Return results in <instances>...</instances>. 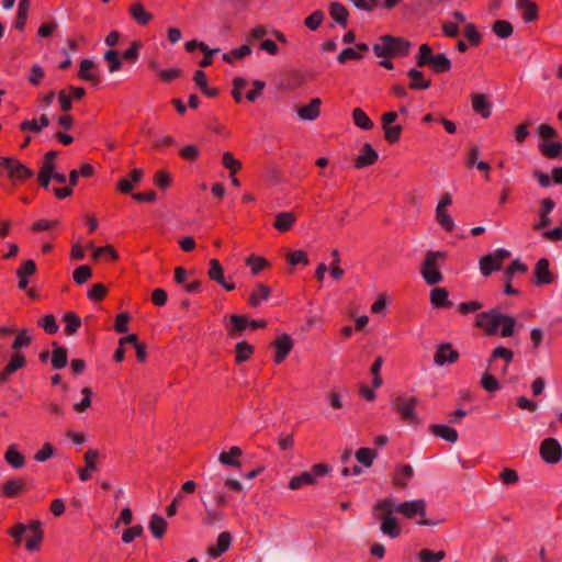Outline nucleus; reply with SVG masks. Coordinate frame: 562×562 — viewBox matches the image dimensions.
I'll list each match as a JSON object with an SVG mask.
<instances>
[{"label":"nucleus","instance_id":"obj_50","mask_svg":"<svg viewBox=\"0 0 562 562\" xmlns=\"http://www.w3.org/2000/svg\"><path fill=\"white\" fill-rule=\"evenodd\" d=\"M251 54V48L249 47V45L247 44H244L237 48H234L232 49L231 52L228 53H224L223 54V59L226 61V63H234L235 60H238V59H241L246 56H249Z\"/></svg>","mask_w":562,"mask_h":562},{"label":"nucleus","instance_id":"obj_60","mask_svg":"<svg viewBox=\"0 0 562 562\" xmlns=\"http://www.w3.org/2000/svg\"><path fill=\"white\" fill-rule=\"evenodd\" d=\"M375 457L376 452L370 448H360L356 451L357 461L367 468H370L372 465Z\"/></svg>","mask_w":562,"mask_h":562},{"label":"nucleus","instance_id":"obj_59","mask_svg":"<svg viewBox=\"0 0 562 562\" xmlns=\"http://www.w3.org/2000/svg\"><path fill=\"white\" fill-rule=\"evenodd\" d=\"M493 32L499 37V38H508L513 35L514 29L513 25L505 20H498L494 22L493 24Z\"/></svg>","mask_w":562,"mask_h":562},{"label":"nucleus","instance_id":"obj_40","mask_svg":"<svg viewBox=\"0 0 562 562\" xmlns=\"http://www.w3.org/2000/svg\"><path fill=\"white\" fill-rule=\"evenodd\" d=\"M167 526L168 522L164 517L157 514L151 515L149 521V530L156 539H161L165 536Z\"/></svg>","mask_w":562,"mask_h":562},{"label":"nucleus","instance_id":"obj_54","mask_svg":"<svg viewBox=\"0 0 562 562\" xmlns=\"http://www.w3.org/2000/svg\"><path fill=\"white\" fill-rule=\"evenodd\" d=\"M222 165L233 175H236L243 166L241 161L235 158L231 151H225L222 155Z\"/></svg>","mask_w":562,"mask_h":562},{"label":"nucleus","instance_id":"obj_33","mask_svg":"<svg viewBox=\"0 0 562 562\" xmlns=\"http://www.w3.org/2000/svg\"><path fill=\"white\" fill-rule=\"evenodd\" d=\"M78 77L81 80L90 81L92 83H98L100 81V77L95 70V65L91 59H82L80 63V68L78 71Z\"/></svg>","mask_w":562,"mask_h":562},{"label":"nucleus","instance_id":"obj_56","mask_svg":"<svg viewBox=\"0 0 562 562\" xmlns=\"http://www.w3.org/2000/svg\"><path fill=\"white\" fill-rule=\"evenodd\" d=\"M50 358L53 368L61 369L67 364V350L64 347L55 346Z\"/></svg>","mask_w":562,"mask_h":562},{"label":"nucleus","instance_id":"obj_42","mask_svg":"<svg viewBox=\"0 0 562 562\" xmlns=\"http://www.w3.org/2000/svg\"><path fill=\"white\" fill-rule=\"evenodd\" d=\"M270 289L265 284H257L249 295V304L251 306H258L261 302L266 301L270 296Z\"/></svg>","mask_w":562,"mask_h":562},{"label":"nucleus","instance_id":"obj_27","mask_svg":"<svg viewBox=\"0 0 562 562\" xmlns=\"http://www.w3.org/2000/svg\"><path fill=\"white\" fill-rule=\"evenodd\" d=\"M35 272L36 265L34 260L29 259L23 261L16 270V277L19 279L18 288L20 290H25L29 285V277L33 276Z\"/></svg>","mask_w":562,"mask_h":562},{"label":"nucleus","instance_id":"obj_32","mask_svg":"<svg viewBox=\"0 0 562 562\" xmlns=\"http://www.w3.org/2000/svg\"><path fill=\"white\" fill-rule=\"evenodd\" d=\"M414 475V470L409 464L398 465L393 474L392 482L395 486L404 488Z\"/></svg>","mask_w":562,"mask_h":562},{"label":"nucleus","instance_id":"obj_22","mask_svg":"<svg viewBox=\"0 0 562 562\" xmlns=\"http://www.w3.org/2000/svg\"><path fill=\"white\" fill-rule=\"evenodd\" d=\"M99 457V451L97 449H89L86 451L83 458L86 462L85 468H80L78 470V475L80 481L86 482L91 479V472L98 469L97 459Z\"/></svg>","mask_w":562,"mask_h":562},{"label":"nucleus","instance_id":"obj_4","mask_svg":"<svg viewBox=\"0 0 562 562\" xmlns=\"http://www.w3.org/2000/svg\"><path fill=\"white\" fill-rule=\"evenodd\" d=\"M393 507L394 502L392 499L383 498L374 505L373 512L381 513L379 519L381 521L380 529L382 533L395 539L401 535L402 529L396 517L392 515V513L395 512Z\"/></svg>","mask_w":562,"mask_h":562},{"label":"nucleus","instance_id":"obj_5","mask_svg":"<svg viewBox=\"0 0 562 562\" xmlns=\"http://www.w3.org/2000/svg\"><path fill=\"white\" fill-rule=\"evenodd\" d=\"M409 43L402 37L384 35L380 42L373 45V52L376 57L385 58L393 55H407Z\"/></svg>","mask_w":562,"mask_h":562},{"label":"nucleus","instance_id":"obj_49","mask_svg":"<svg viewBox=\"0 0 562 562\" xmlns=\"http://www.w3.org/2000/svg\"><path fill=\"white\" fill-rule=\"evenodd\" d=\"M428 66L435 72H447L451 69V61L445 54H437L436 57L431 58Z\"/></svg>","mask_w":562,"mask_h":562},{"label":"nucleus","instance_id":"obj_7","mask_svg":"<svg viewBox=\"0 0 562 562\" xmlns=\"http://www.w3.org/2000/svg\"><path fill=\"white\" fill-rule=\"evenodd\" d=\"M417 402L415 396H397L393 400L392 407L404 423L418 425L419 418L415 411Z\"/></svg>","mask_w":562,"mask_h":562},{"label":"nucleus","instance_id":"obj_19","mask_svg":"<svg viewBox=\"0 0 562 562\" xmlns=\"http://www.w3.org/2000/svg\"><path fill=\"white\" fill-rule=\"evenodd\" d=\"M459 353L448 342L440 344L435 352L434 361L437 366L453 363L458 360Z\"/></svg>","mask_w":562,"mask_h":562},{"label":"nucleus","instance_id":"obj_61","mask_svg":"<svg viewBox=\"0 0 562 562\" xmlns=\"http://www.w3.org/2000/svg\"><path fill=\"white\" fill-rule=\"evenodd\" d=\"M445 557L446 552L443 550L431 551L429 549H423L418 553L419 562H440Z\"/></svg>","mask_w":562,"mask_h":562},{"label":"nucleus","instance_id":"obj_8","mask_svg":"<svg viewBox=\"0 0 562 562\" xmlns=\"http://www.w3.org/2000/svg\"><path fill=\"white\" fill-rule=\"evenodd\" d=\"M329 470L330 468L327 464L317 463L312 467L311 471L293 476L289 482V488L295 491L306 485H313L316 482V477L326 475Z\"/></svg>","mask_w":562,"mask_h":562},{"label":"nucleus","instance_id":"obj_37","mask_svg":"<svg viewBox=\"0 0 562 562\" xmlns=\"http://www.w3.org/2000/svg\"><path fill=\"white\" fill-rule=\"evenodd\" d=\"M407 76L409 78L408 87L413 90H426L431 85L430 80L426 79L424 74L416 68L409 69Z\"/></svg>","mask_w":562,"mask_h":562},{"label":"nucleus","instance_id":"obj_20","mask_svg":"<svg viewBox=\"0 0 562 562\" xmlns=\"http://www.w3.org/2000/svg\"><path fill=\"white\" fill-rule=\"evenodd\" d=\"M25 357L21 352H13L3 368V370L0 372V382L7 383L9 380V376L16 372L18 370L22 369L25 366Z\"/></svg>","mask_w":562,"mask_h":562},{"label":"nucleus","instance_id":"obj_62","mask_svg":"<svg viewBox=\"0 0 562 562\" xmlns=\"http://www.w3.org/2000/svg\"><path fill=\"white\" fill-rule=\"evenodd\" d=\"M104 59L108 63L110 72H116L122 68V63L116 50L110 49L105 52Z\"/></svg>","mask_w":562,"mask_h":562},{"label":"nucleus","instance_id":"obj_52","mask_svg":"<svg viewBox=\"0 0 562 562\" xmlns=\"http://www.w3.org/2000/svg\"><path fill=\"white\" fill-rule=\"evenodd\" d=\"M63 319L65 322V334L68 336L77 333V330L81 326L80 318L72 312L66 313Z\"/></svg>","mask_w":562,"mask_h":562},{"label":"nucleus","instance_id":"obj_53","mask_svg":"<svg viewBox=\"0 0 562 562\" xmlns=\"http://www.w3.org/2000/svg\"><path fill=\"white\" fill-rule=\"evenodd\" d=\"M32 341V333L30 329H22L18 333L11 348L13 352H20L19 350L27 347Z\"/></svg>","mask_w":562,"mask_h":562},{"label":"nucleus","instance_id":"obj_47","mask_svg":"<svg viewBox=\"0 0 562 562\" xmlns=\"http://www.w3.org/2000/svg\"><path fill=\"white\" fill-rule=\"evenodd\" d=\"M245 263L250 268L252 274H258L267 269L270 263L261 256L250 255L245 259Z\"/></svg>","mask_w":562,"mask_h":562},{"label":"nucleus","instance_id":"obj_3","mask_svg":"<svg viewBox=\"0 0 562 562\" xmlns=\"http://www.w3.org/2000/svg\"><path fill=\"white\" fill-rule=\"evenodd\" d=\"M447 259V252L441 250H429L425 255V259L420 267V274L425 282L429 285L437 284L442 281L440 271Z\"/></svg>","mask_w":562,"mask_h":562},{"label":"nucleus","instance_id":"obj_43","mask_svg":"<svg viewBox=\"0 0 562 562\" xmlns=\"http://www.w3.org/2000/svg\"><path fill=\"white\" fill-rule=\"evenodd\" d=\"M352 121L355 125L363 131H370L373 127V121L361 108L352 110Z\"/></svg>","mask_w":562,"mask_h":562},{"label":"nucleus","instance_id":"obj_15","mask_svg":"<svg viewBox=\"0 0 562 562\" xmlns=\"http://www.w3.org/2000/svg\"><path fill=\"white\" fill-rule=\"evenodd\" d=\"M27 481L24 477H11L1 486V495L7 498L16 497L29 492Z\"/></svg>","mask_w":562,"mask_h":562},{"label":"nucleus","instance_id":"obj_58","mask_svg":"<svg viewBox=\"0 0 562 562\" xmlns=\"http://www.w3.org/2000/svg\"><path fill=\"white\" fill-rule=\"evenodd\" d=\"M384 132V138L389 144H395L400 140L403 127L400 124H391L386 125V127H382Z\"/></svg>","mask_w":562,"mask_h":562},{"label":"nucleus","instance_id":"obj_44","mask_svg":"<svg viewBox=\"0 0 562 562\" xmlns=\"http://www.w3.org/2000/svg\"><path fill=\"white\" fill-rule=\"evenodd\" d=\"M538 147L539 151L550 159L557 158L562 153V145L558 142L542 140Z\"/></svg>","mask_w":562,"mask_h":562},{"label":"nucleus","instance_id":"obj_51","mask_svg":"<svg viewBox=\"0 0 562 562\" xmlns=\"http://www.w3.org/2000/svg\"><path fill=\"white\" fill-rule=\"evenodd\" d=\"M193 80L195 85L201 89V91L207 97H215L217 94V89L209 88L206 75L203 70H196L194 72Z\"/></svg>","mask_w":562,"mask_h":562},{"label":"nucleus","instance_id":"obj_14","mask_svg":"<svg viewBox=\"0 0 562 562\" xmlns=\"http://www.w3.org/2000/svg\"><path fill=\"white\" fill-rule=\"evenodd\" d=\"M271 346L274 349L273 361L274 363L280 364L285 360V358L292 350L293 339L288 334H283L281 336H278L273 340Z\"/></svg>","mask_w":562,"mask_h":562},{"label":"nucleus","instance_id":"obj_9","mask_svg":"<svg viewBox=\"0 0 562 562\" xmlns=\"http://www.w3.org/2000/svg\"><path fill=\"white\" fill-rule=\"evenodd\" d=\"M0 167L5 170L8 177L13 182H22L33 176V171L31 169L13 157L0 156Z\"/></svg>","mask_w":562,"mask_h":562},{"label":"nucleus","instance_id":"obj_55","mask_svg":"<svg viewBox=\"0 0 562 562\" xmlns=\"http://www.w3.org/2000/svg\"><path fill=\"white\" fill-rule=\"evenodd\" d=\"M434 57L436 55L432 54V48L428 44H422L416 55V64L418 67L428 66Z\"/></svg>","mask_w":562,"mask_h":562},{"label":"nucleus","instance_id":"obj_34","mask_svg":"<svg viewBox=\"0 0 562 562\" xmlns=\"http://www.w3.org/2000/svg\"><path fill=\"white\" fill-rule=\"evenodd\" d=\"M472 109L474 112L480 114L483 119H487L491 116V103L487 100L485 94L474 93L471 98Z\"/></svg>","mask_w":562,"mask_h":562},{"label":"nucleus","instance_id":"obj_10","mask_svg":"<svg viewBox=\"0 0 562 562\" xmlns=\"http://www.w3.org/2000/svg\"><path fill=\"white\" fill-rule=\"evenodd\" d=\"M452 204V196L450 193H443L436 206L435 216L438 225L446 232H452L454 229V220L452 218L449 207Z\"/></svg>","mask_w":562,"mask_h":562},{"label":"nucleus","instance_id":"obj_21","mask_svg":"<svg viewBox=\"0 0 562 562\" xmlns=\"http://www.w3.org/2000/svg\"><path fill=\"white\" fill-rule=\"evenodd\" d=\"M369 52V46L366 43H358L355 47L344 48L337 60L339 64H346L348 60L362 59L364 54Z\"/></svg>","mask_w":562,"mask_h":562},{"label":"nucleus","instance_id":"obj_18","mask_svg":"<svg viewBox=\"0 0 562 562\" xmlns=\"http://www.w3.org/2000/svg\"><path fill=\"white\" fill-rule=\"evenodd\" d=\"M535 283L538 285L551 284L555 280V274L550 270V262L547 258H541L535 267Z\"/></svg>","mask_w":562,"mask_h":562},{"label":"nucleus","instance_id":"obj_64","mask_svg":"<svg viewBox=\"0 0 562 562\" xmlns=\"http://www.w3.org/2000/svg\"><path fill=\"white\" fill-rule=\"evenodd\" d=\"M464 36L472 46L480 45L482 36L473 23H467L464 26Z\"/></svg>","mask_w":562,"mask_h":562},{"label":"nucleus","instance_id":"obj_17","mask_svg":"<svg viewBox=\"0 0 562 562\" xmlns=\"http://www.w3.org/2000/svg\"><path fill=\"white\" fill-rule=\"evenodd\" d=\"M225 328L228 337H239L245 330L249 329V317L246 315L233 314L225 323Z\"/></svg>","mask_w":562,"mask_h":562},{"label":"nucleus","instance_id":"obj_30","mask_svg":"<svg viewBox=\"0 0 562 562\" xmlns=\"http://www.w3.org/2000/svg\"><path fill=\"white\" fill-rule=\"evenodd\" d=\"M243 456V450L237 447L233 446L228 451H222L218 456V461L226 467L231 468H240V457Z\"/></svg>","mask_w":562,"mask_h":562},{"label":"nucleus","instance_id":"obj_63","mask_svg":"<svg viewBox=\"0 0 562 562\" xmlns=\"http://www.w3.org/2000/svg\"><path fill=\"white\" fill-rule=\"evenodd\" d=\"M286 261L291 266H296V265L307 266L310 263L307 254L301 249L294 250V251H291L290 254H288Z\"/></svg>","mask_w":562,"mask_h":562},{"label":"nucleus","instance_id":"obj_24","mask_svg":"<svg viewBox=\"0 0 562 562\" xmlns=\"http://www.w3.org/2000/svg\"><path fill=\"white\" fill-rule=\"evenodd\" d=\"M379 158L378 153L373 149V147L366 143L360 149V154L356 158L355 166L358 169L369 167L376 162Z\"/></svg>","mask_w":562,"mask_h":562},{"label":"nucleus","instance_id":"obj_26","mask_svg":"<svg viewBox=\"0 0 562 562\" xmlns=\"http://www.w3.org/2000/svg\"><path fill=\"white\" fill-rule=\"evenodd\" d=\"M321 105L322 100L319 98H314L308 104L297 109V116L302 121H314L321 114Z\"/></svg>","mask_w":562,"mask_h":562},{"label":"nucleus","instance_id":"obj_48","mask_svg":"<svg viewBox=\"0 0 562 562\" xmlns=\"http://www.w3.org/2000/svg\"><path fill=\"white\" fill-rule=\"evenodd\" d=\"M30 10V0H20L16 19L14 26L16 30L23 31L26 25V20Z\"/></svg>","mask_w":562,"mask_h":562},{"label":"nucleus","instance_id":"obj_46","mask_svg":"<svg viewBox=\"0 0 562 562\" xmlns=\"http://www.w3.org/2000/svg\"><path fill=\"white\" fill-rule=\"evenodd\" d=\"M329 14L334 21H336L340 25H345L347 23V19L349 15L348 10L345 5L339 2H334L329 7Z\"/></svg>","mask_w":562,"mask_h":562},{"label":"nucleus","instance_id":"obj_57","mask_svg":"<svg viewBox=\"0 0 562 562\" xmlns=\"http://www.w3.org/2000/svg\"><path fill=\"white\" fill-rule=\"evenodd\" d=\"M55 172V165L49 162H43L38 172V183L41 187L48 188L49 181Z\"/></svg>","mask_w":562,"mask_h":562},{"label":"nucleus","instance_id":"obj_2","mask_svg":"<svg viewBox=\"0 0 562 562\" xmlns=\"http://www.w3.org/2000/svg\"><path fill=\"white\" fill-rule=\"evenodd\" d=\"M26 531H29L30 535L25 542V549L31 552L40 550L41 542L44 538V531L40 520H32L29 525L21 522L16 524L9 530V535L16 543H20L22 541V536Z\"/></svg>","mask_w":562,"mask_h":562},{"label":"nucleus","instance_id":"obj_29","mask_svg":"<svg viewBox=\"0 0 562 562\" xmlns=\"http://www.w3.org/2000/svg\"><path fill=\"white\" fill-rule=\"evenodd\" d=\"M232 543V536L228 531H223L218 535L216 543L209 547L207 554L212 558H218L226 552Z\"/></svg>","mask_w":562,"mask_h":562},{"label":"nucleus","instance_id":"obj_36","mask_svg":"<svg viewBox=\"0 0 562 562\" xmlns=\"http://www.w3.org/2000/svg\"><path fill=\"white\" fill-rule=\"evenodd\" d=\"M430 432L450 443H454L458 441V432L454 428L449 427L447 425L435 424L430 426Z\"/></svg>","mask_w":562,"mask_h":562},{"label":"nucleus","instance_id":"obj_1","mask_svg":"<svg viewBox=\"0 0 562 562\" xmlns=\"http://www.w3.org/2000/svg\"><path fill=\"white\" fill-rule=\"evenodd\" d=\"M517 321L515 317L502 313L498 308L477 314L475 326L487 336L512 337L515 333Z\"/></svg>","mask_w":562,"mask_h":562},{"label":"nucleus","instance_id":"obj_28","mask_svg":"<svg viewBox=\"0 0 562 562\" xmlns=\"http://www.w3.org/2000/svg\"><path fill=\"white\" fill-rule=\"evenodd\" d=\"M128 13L138 25H146L153 20V14L139 1L133 2L130 5Z\"/></svg>","mask_w":562,"mask_h":562},{"label":"nucleus","instance_id":"obj_11","mask_svg":"<svg viewBox=\"0 0 562 562\" xmlns=\"http://www.w3.org/2000/svg\"><path fill=\"white\" fill-rule=\"evenodd\" d=\"M510 257V251L498 248L492 254L485 255L480 259V270L484 277H488L492 272L501 270L503 262Z\"/></svg>","mask_w":562,"mask_h":562},{"label":"nucleus","instance_id":"obj_12","mask_svg":"<svg viewBox=\"0 0 562 562\" xmlns=\"http://www.w3.org/2000/svg\"><path fill=\"white\" fill-rule=\"evenodd\" d=\"M539 453L546 463L555 464L562 459V447L555 438H546L540 443Z\"/></svg>","mask_w":562,"mask_h":562},{"label":"nucleus","instance_id":"obj_31","mask_svg":"<svg viewBox=\"0 0 562 562\" xmlns=\"http://www.w3.org/2000/svg\"><path fill=\"white\" fill-rule=\"evenodd\" d=\"M48 125V116L46 114H42L38 119L24 120L21 122L19 127L23 132H32L33 134H38Z\"/></svg>","mask_w":562,"mask_h":562},{"label":"nucleus","instance_id":"obj_41","mask_svg":"<svg viewBox=\"0 0 562 562\" xmlns=\"http://www.w3.org/2000/svg\"><path fill=\"white\" fill-rule=\"evenodd\" d=\"M448 297L449 293L445 288H435L430 292V302L435 307H449L451 305V302L449 301Z\"/></svg>","mask_w":562,"mask_h":562},{"label":"nucleus","instance_id":"obj_39","mask_svg":"<svg viewBox=\"0 0 562 562\" xmlns=\"http://www.w3.org/2000/svg\"><path fill=\"white\" fill-rule=\"evenodd\" d=\"M541 209H540V220L535 225L536 229H542L547 227L551 221L549 218V214L553 211L555 203L553 200L547 198L541 201Z\"/></svg>","mask_w":562,"mask_h":562},{"label":"nucleus","instance_id":"obj_6","mask_svg":"<svg viewBox=\"0 0 562 562\" xmlns=\"http://www.w3.org/2000/svg\"><path fill=\"white\" fill-rule=\"evenodd\" d=\"M394 510L407 519H416V522L422 526H431L434 522L426 519L427 504L425 499L406 501L400 504L394 503Z\"/></svg>","mask_w":562,"mask_h":562},{"label":"nucleus","instance_id":"obj_23","mask_svg":"<svg viewBox=\"0 0 562 562\" xmlns=\"http://www.w3.org/2000/svg\"><path fill=\"white\" fill-rule=\"evenodd\" d=\"M143 177V169H133L127 177L122 178L117 181V190L121 193H131L135 186H137L142 181Z\"/></svg>","mask_w":562,"mask_h":562},{"label":"nucleus","instance_id":"obj_13","mask_svg":"<svg viewBox=\"0 0 562 562\" xmlns=\"http://www.w3.org/2000/svg\"><path fill=\"white\" fill-rule=\"evenodd\" d=\"M66 400L71 403L72 409L77 413L86 412L91 405V389H68Z\"/></svg>","mask_w":562,"mask_h":562},{"label":"nucleus","instance_id":"obj_35","mask_svg":"<svg viewBox=\"0 0 562 562\" xmlns=\"http://www.w3.org/2000/svg\"><path fill=\"white\" fill-rule=\"evenodd\" d=\"M296 218V215L292 212H280L276 215L273 227L281 233H285L293 227Z\"/></svg>","mask_w":562,"mask_h":562},{"label":"nucleus","instance_id":"obj_16","mask_svg":"<svg viewBox=\"0 0 562 562\" xmlns=\"http://www.w3.org/2000/svg\"><path fill=\"white\" fill-rule=\"evenodd\" d=\"M207 277L211 281L218 283L226 291H233L235 289V283L225 279L224 269L218 259L213 258L209 260Z\"/></svg>","mask_w":562,"mask_h":562},{"label":"nucleus","instance_id":"obj_45","mask_svg":"<svg viewBox=\"0 0 562 562\" xmlns=\"http://www.w3.org/2000/svg\"><path fill=\"white\" fill-rule=\"evenodd\" d=\"M254 347L247 341H239L235 346V361L237 363L245 362L251 358Z\"/></svg>","mask_w":562,"mask_h":562},{"label":"nucleus","instance_id":"obj_25","mask_svg":"<svg viewBox=\"0 0 562 562\" xmlns=\"http://www.w3.org/2000/svg\"><path fill=\"white\" fill-rule=\"evenodd\" d=\"M516 8L520 11L521 18L526 23L533 22L539 16V9L532 0H517Z\"/></svg>","mask_w":562,"mask_h":562},{"label":"nucleus","instance_id":"obj_38","mask_svg":"<svg viewBox=\"0 0 562 562\" xmlns=\"http://www.w3.org/2000/svg\"><path fill=\"white\" fill-rule=\"evenodd\" d=\"M5 462L13 469H21L25 464L24 456L18 450V446L12 443L4 452Z\"/></svg>","mask_w":562,"mask_h":562}]
</instances>
